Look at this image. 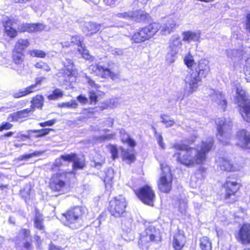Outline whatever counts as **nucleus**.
<instances>
[{
    "label": "nucleus",
    "mask_w": 250,
    "mask_h": 250,
    "mask_svg": "<svg viewBox=\"0 0 250 250\" xmlns=\"http://www.w3.org/2000/svg\"><path fill=\"white\" fill-rule=\"evenodd\" d=\"M131 40L134 42L139 43L146 41L152 37L153 32H129Z\"/></svg>",
    "instance_id": "aec40b11"
},
{
    "label": "nucleus",
    "mask_w": 250,
    "mask_h": 250,
    "mask_svg": "<svg viewBox=\"0 0 250 250\" xmlns=\"http://www.w3.org/2000/svg\"><path fill=\"white\" fill-rule=\"evenodd\" d=\"M211 91L213 92L211 95L212 100L216 103L220 108L224 109L227 104V102L224 95L222 92L218 91L211 90Z\"/></svg>",
    "instance_id": "6ab92c4d"
},
{
    "label": "nucleus",
    "mask_w": 250,
    "mask_h": 250,
    "mask_svg": "<svg viewBox=\"0 0 250 250\" xmlns=\"http://www.w3.org/2000/svg\"><path fill=\"white\" fill-rule=\"evenodd\" d=\"M202 78L201 76L198 75L197 72H194L192 69L190 70L184 79L186 83L184 96H188L196 91Z\"/></svg>",
    "instance_id": "6e6552de"
},
{
    "label": "nucleus",
    "mask_w": 250,
    "mask_h": 250,
    "mask_svg": "<svg viewBox=\"0 0 250 250\" xmlns=\"http://www.w3.org/2000/svg\"><path fill=\"white\" fill-rule=\"evenodd\" d=\"M18 26V22L13 19H8L2 23L3 31H17Z\"/></svg>",
    "instance_id": "393cba45"
},
{
    "label": "nucleus",
    "mask_w": 250,
    "mask_h": 250,
    "mask_svg": "<svg viewBox=\"0 0 250 250\" xmlns=\"http://www.w3.org/2000/svg\"><path fill=\"white\" fill-rule=\"evenodd\" d=\"M71 43L78 45V47L83 43H82L83 39L79 36H73L71 39Z\"/></svg>",
    "instance_id": "6e6d98bb"
},
{
    "label": "nucleus",
    "mask_w": 250,
    "mask_h": 250,
    "mask_svg": "<svg viewBox=\"0 0 250 250\" xmlns=\"http://www.w3.org/2000/svg\"><path fill=\"white\" fill-rule=\"evenodd\" d=\"M181 42L179 38L177 36H174L170 40L169 49L175 50L178 52L181 47Z\"/></svg>",
    "instance_id": "c85d7f7f"
},
{
    "label": "nucleus",
    "mask_w": 250,
    "mask_h": 250,
    "mask_svg": "<svg viewBox=\"0 0 250 250\" xmlns=\"http://www.w3.org/2000/svg\"><path fill=\"white\" fill-rule=\"evenodd\" d=\"M184 62L188 67L192 66L194 63L193 57L190 54H188L185 57L184 59Z\"/></svg>",
    "instance_id": "603ef678"
},
{
    "label": "nucleus",
    "mask_w": 250,
    "mask_h": 250,
    "mask_svg": "<svg viewBox=\"0 0 250 250\" xmlns=\"http://www.w3.org/2000/svg\"><path fill=\"white\" fill-rule=\"evenodd\" d=\"M200 172V169L197 171V172L195 174V175L193 176H192L191 178V181H190V186L193 188H196L198 186H199L202 180L201 179H198L197 181L196 180L197 176L198 174V173Z\"/></svg>",
    "instance_id": "a18cd8bd"
},
{
    "label": "nucleus",
    "mask_w": 250,
    "mask_h": 250,
    "mask_svg": "<svg viewBox=\"0 0 250 250\" xmlns=\"http://www.w3.org/2000/svg\"><path fill=\"white\" fill-rule=\"evenodd\" d=\"M77 100L80 103L83 104H85L88 102V99L85 96L82 95L77 97Z\"/></svg>",
    "instance_id": "338daca9"
},
{
    "label": "nucleus",
    "mask_w": 250,
    "mask_h": 250,
    "mask_svg": "<svg viewBox=\"0 0 250 250\" xmlns=\"http://www.w3.org/2000/svg\"><path fill=\"white\" fill-rule=\"evenodd\" d=\"M56 123V120L53 119L51 120L44 123H41L39 124L42 127L46 126H52Z\"/></svg>",
    "instance_id": "e2e57ef3"
},
{
    "label": "nucleus",
    "mask_w": 250,
    "mask_h": 250,
    "mask_svg": "<svg viewBox=\"0 0 250 250\" xmlns=\"http://www.w3.org/2000/svg\"><path fill=\"white\" fill-rule=\"evenodd\" d=\"M109 150L111 154L112 158L113 160L118 158V150L116 146H111L109 147Z\"/></svg>",
    "instance_id": "13d9d810"
},
{
    "label": "nucleus",
    "mask_w": 250,
    "mask_h": 250,
    "mask_svg": "<svg viewBox=\"0 0 250 250\" xmlns=\"http://www.w3.org/2000/svg\"><path fill=\"white\" fill-rule=\"evenodd\" d=\"M114 177V171L112 169H108L105 172V176L104 178V182L105 184L111 185L112 180Z\"/></svg>",
    "instance_id": "ea45409f"
},
{
    "label": "nucleus",
    "mask_w": 250,
    "mask_h": 250,
    "mask_svg": "<svg viewBox=\"0 0 250 250\" xmlns=\"http://www.w3.org/2000/svg\"><path fill=\"white\" fill-rule=\"evenodd\" d=\"M21 31H42L45 30L46 26L42 23H23Z\"/></svg>",
    "instance_id": "b1692460"
},
{
    "label": "nucleus",
    "mask_w": 250,
    "mask_h": 250,
    "mask_svg": "<svg viewBox=\"0 0 250 250\" xmlns=\"http://www.w3.org/2000/svg\"><path fill=\"white\" fill-rule=\"evenodd\" d=\"M101 157L100 161H94V166L98 169L100 168V167H102V165L105 162V159L104 158L100 156Z\"/></svg>",
    "instance_id": "680f3d73"
},
{
    "label": "nucleus",
    "mask_w": 250,
    "mask_h": 250,
    "mask_svg": "<svg viewBox=\"0 0 250 250\" xmlns=\"http://www.w3.org/2000/svg\"><path fill=\"white\" fill-rule=\"evenodd\" d=\"M162 173L158 186L160 191L164 193H168L171 188L172 177L169 167L166 164H161Z\"/></svg>",
    "instance_id": "1a4fd4ad"
},
{
    "label": "nucleus",
    "mask_w": 250,
    "mask_h": 250,
    "mask_svg": "<svg viewBox=\"0 0 250 250\" xmlns=\"http://www.w3.org/2000/svg\"><path fill=\"white\" fill-rule=\"evenodd\" d=\"M31 107L34 110L35 108H42L43 105V97L42 95H37L31 101Z\"/></svg>",
    "instance_id": "bb28decb"
},
{
    "label": "nucleus",
    "mask_w": 250,
    "mask_h": 250,
    "mask_svg": "<svg viewBox=\"0 0 250 250\" xmlns=\"http://www.w3.org/2000/svg\"><path fill=\"white\" fill-rule=\"evenodd\" d=\"M35 67L38 69H42L46 72H49L51 69L49 66L46 62L42 61L37 62L35 64Z\"/></svg>",
    "instance_id": "49530a36"
},
{
    "label": "nucleus",
    "mask_w": 250,
    "mask_h": 250,
    "mask_svg": "<svg viewBox=\"0 0 250 250\" xmlns=\"http://www.w3.org/2000/svg\"><path fill=\"white\" fill-rule=\"evenodd\" d=\"M161 26L157 22H154L150 24L148 26L144 29L143 31H158L161 30Z\"/></svg>",
    "instance_id": "c03bdc74"
},
{
    "label": "nucleus",
    "mask_w": 250,
    "mask_h": 250,
    "mask_svg": "<svg viewBox=\"0 0 250 250\" xmlns=\"http://www.w3.org/2000/svg\"><path fill=\"white\" fill-rule=\"evenodd\" d=\"M236 145L243 149H250V133L245 129L239 130L236 136Z\"/></svg>",
    "instance_id": "4468645a"
},
{
    "label": "nucleus",
    "mask_w": 250,
    "mask_h": 250,
    "mask_svg": "<svg viewBox=\"0 0 250 250\" xmlns=\"http://www.w3.org/2000/svg\"><path fill=\"white\" fill-rule=\"evenodd\" d=\"M235 102L239 106L240 113L243 119L250 122V102L245 91L240 86L236 87Z\"/></svg>",
    "instance_id": "20e7f679"
},
{
    "label": "nucleus",
    "mask_w": 250,
    "mask_h": 250,
    "mask_svg": "<svg viewBox=\"0 0 250 250\" xmlns=\"http://www.w3.org/2000/svg\"><path fill=\"white\" fill-rule=\"evenodd\" d=\"M209 71V68L208 65L207 60H203L199 62L197 68L194 70V72H197L198 75L202 78H205Z\"/></svg>",
    "instance_id": "4be33fe9"
},
{
    "label": "nucleus",
    "mask_w": 250,
    "mask_h": 250,
    "mask_svg": "<svg viewBox=\"0 0 250 250\" xmlns=\"http://www.w3.org/2000/svg\"><path fill=\"white\" fill-rule=\"evenodd\" d=\"M104 92H101L98 89L94 90H90L89 92V97L90 100V103L91 104H95L98 101V97L99 96L102 95H104Z\"/></svg>",
    "instance_id": "473e14b6"
},
{
    "label": "nucleus",
    "mask_w": 250,
    "mask_h": 250,
    "mask_svg": "<svg viewBox=\"0 0 250 250\" xmlns=\"http://www.w3.org/2000/svg\"><path fill=\"white\" fill-rule=\"evenodd\" d=\"M239 241L243 244L250 243V224L244 225L238 233Z\"/></svg>",
    "instance_id": "f3484780"
},
{
    "label": "nucleus",
    "mask_w": 250,
    "mask_h": 250,
    "mask_svg": "<svg viewBox=\"0 0 250 250\" xmlns=\"http://www.w3.org/2000/svg\"><path fill=\"white\" fill-rule=\"evenodd\" d=\"M78 52L83 58L86 60H89L91 58L89 53L88 50L85 48V45L84 44H82L78 48Z\"/></svg>",
    "instance_id": "4c0bfd02"
},
{
    "label": "nucleus",
    "mask_w": 250,
    "mask_h": 250,
    "mask_svg": "<svg viewBox=\"0 0 250 250\" xmlns=\"http://www.w3.org/2000/svg\"><path fill=\"white\" fill-rule=\"evenodd\" d=\"M45 80V78L43 77H37L35 79V83L30 85V86H33L32 88L33 92L36 91L37 90V87L38 85H40L42 83V82Z\"/></svg>",
    "instance_id": "864d4df0"
},
{
    "label": "nucleus",
    "mask_w": 250,
    "mask_h": 250,
    "mask_svg": "<svg viewBox=\"0 0 250 250\" xmlns=\"http://www.w3.org/2000/svg\"><path fill=\"white\" fill-rule=\"evenodd\" d=\"M200 248L202 250H212L211 243L207 237L200 239Z\"/></svg>",
    "instance_id": "f704fd0d"
},
{
    "label": "nucleus",
    "mask_w": 250,
    "mask_h": 250,
    "mask_svg": "<svg viewBox=\"0 0 250 250\" xmlns=\"http://www.w3.org/2000/svg\"><path fill=\"white\" fill-rule=\"evenodd\" d=\"M29 45V42L27 39H19L15 44V52H22Z\"/></svg>",
    "instance_id": "a878e982"
},
{
    "label": "nucleus",
    "mask_w": 250,
    "mask_h": 250,
    "mask_svg": "<svg viewBox=\"0 0 250 250\" xmlns=\"http://www.w3.org/2000/svg\"><path fill=\"white\" fill-rule=\"evenodd\" d=\"M13 60L16 64L21 63L23 61V54L22 52H14Z\"/></svg>",
    "instance_id": "8fccbe9b"
},
{
    "label": "nucleus",
    "mask_w": 250,
    "mask_h": 250,
    "mask_svg": "<svg viewBox=\"0 0 250 250\" xmlns=\"http://www.w3.org/2000/svg\"><path fill=\"white\" fill-rule=\"evenodd\" d=\"M109 104L110 105V108H114L118 105V99L116 98L110 99L108 101Z\"/></svg>",
    "instance_id": "0e129e2a"
},
{
    "label": "nucleus",
    "mask_w": 250,
    "mask_h": 250,
    "mask_svg": "<svg viewBox=\"0 0 250 250\" xmlns=\"http://www.w3.org/2000/svg\"><path fill=\"white\" fill-rule=\"evenodd\" d=\"M73 162V167L74 170L82 169L84 166V160L83 156L78 158L74 153L61 155L57 158L54 163L51 165L50 169L52 171L57 170L59 167L65 165L66 163Z\"/></svg>",
    "instance_id": "f03ea898"
},
{
    "label": "nucleus",
    "mask_w": 250,
    "mask_h": 250,
    "mask_svg": "<svg viewBox=\"0 0 250 250\" xmlns=\"http://www.w3.org/2000/svg\"><path fill=\"white\" fill-rule=\"evenodd\" d=\"M72 175L73 173L70 171L65 172L61 170L54 174L50 180V188L55 192L63 191L65 188L66 183Z\"/></svg>",
    "instance_id": "0eeeda50"
},
{
    "label": "nucleus",
    "mask_w": 250,
    "mask_h": 250,
    "mask_svg": "<svg viewBox=\"0 0 250 250\" xmlns=\"http://www.w3.org/2000/svg\"><path fill=\"white\" fill-rule=\"evenodd\" d=\"M135 13V16L133 18V20L138 22L145 21L149 17V15L144 11L136 10Z\"/></svg>",
    "instance_id": "2f4dec72"
},
{
    "label": "nucleus",
    "mask_w": 250,
    "mask_h": 250,
    "mask_svg": "<svg viewBox=\"0 0 250 250\" xmlns=\"http://www.w3.org/2000/svg\"><path fill=\"white\" fill-rule=\"evenodd\" d=\"M43 221L42 215L40 212H37L34 218L35 227L40 230H42L44 228Z\"/></svg>",
    "instance_id": "7c9ffc66"
},
{
    "label": "nucleus",
    "mask_w": 250,
    "mask_h": 250,
    "mask_svg": "<svg viewBox=\"0 0 250 250\" xmlns=\"http://www.w3.org/2000/svg\"><path fill=\"white\" fill-rule=\"evenodd\" d=\"M65 69H61L58 73L57 75L59 78L63 77L64 79H61V81L64 82H70V78L71 76L74 75V71L73 69V63L72 61L69 59H66L65 61L62 62Z\"/></svg>",
    "instance_id": "ddd939ff"
},
{
    "label": "nucleus",
    "mask_w": 250,
    "mask_h": 250,
    "mask_svg": "<svg viewBox=\"0 0 250 250\" xmlns=\"http://www.w3.org/2000/svg\"><path fill=\"white\" fill-rule=\"evenodd\" d=\"M83 213L84 208L81 207H76L69 210L66 214H63L65 219L64 221V225L72 229L79 228Z\"/></svg>",
    "instance_id": "423d86ee"
},
{
    "label": "nucleus",
    "mask_w": 250,
    "mask_h": 250,
    "mask_svg": "<svg viewBox=\"0 0 250 250\" xmlns=\"http://www.w3.org/2000/svg\"><path fill=\"white\" fill-rule=\"evenodd\" d=\"M122 140L123 142L126 143L130 146L133 147L136 145L135 142L130 138L128 135H126L125 138H122Z\"/></svg>",
    "instance_id": "4d7b16f0"
},
{
    "label": "nucleus",
    "mask_w": 250,
    "mask_h": 250,
    "mask_svg": "<svg viewBox=\"0 0 250 250\" xmlns=\"http://www.w3.org/2000/svg\"><path fill=\"white\" fill-rule=\"evenodd\" d=\"M246 19V27L247 30L250 31V13L247 14Z\"/></svg>",
    "instance_id": "774afa93"
},
{
    "label": "nucleus",
    "mask_w": 250,
    "mask_h": 250,
    "mask_svg": "<svg viewBox=\"0 0 250 250\" xmlns=\"http://www.w3.org/2000/svg\"><path fill=\"white\" fill-rule=\"evenodd\" d=\"M32 108H28L11 114L8 120L11 121H19L22 120L28 117L31 112H33Z\"/></svg>",
    "instance_id": "a211bd4d"
},
{
    "label": "nucleus",
    "mask_w": 250,
    "mask_h": 250,
    "mask_svg": "<svg viewBox=\"0 0 250 250\" xmlns=\"http://www.w3.org/2000/svg\"><path fill=\"white\" fill-rule=\"evenodd\" d=\"M213 143V138L209 137L206 141H202L201 146H197L196 148L176 143L173 147L180 152L175 153L174 156L176 157L178 162L188 167L202 164L206 161V155L211 149Z\"/></svg>",
    "instance_id": "f257e3e1"
},
{
    "label": "nucleus",
    "mask_w": 250,
    "mask_h": 250,
    "mask_svg": "<svg viewBox=\"0 0 250 250\" xmlns=\"http://www.w3.org/2000/svg\"><path fill=\"white\" fill-rule=\"evenodd\" d=\"M135 16V11H129L124 13H118L116 15V16L118 18H124L127 20H133V18H134Z\"/></svg>",
    "instance_id": "79ce46f5"
},
{
    "label": "nucleus",
    "mask_w": 250,
    "mask_h": 250,
    "mask_svg": "<svg viewBox=\"0 0 250 250\" xmlns=\"http://www.w3.org/2000/svg\"><path fill=\"white\" fill-rule=\"evenodd\" d=\"M84 25L88 31H99V30L102 29V25L94 22H86Z\"/></svg>",
    "instance_id": "e433bc0d"
},
{
    "label": "nucleus",
    "mask_w": 250,
    "mask_h": 250,
    "mask_svg": "<svg viewBox=\"0 0 250 250\" xmlns=\"http://www.w3.org/2000/svg\"><path fill=\"white\" fill-rule=\"evenodd\" d=\"M126 206L125 198L121 195L115 197L109 202L108 209L111 215L120 217L125 212Z\"/></svg>",
    "instance_id": "9d476101"
},
{
    "label": "nucleus",
    "mask_w": 250,
    "mask_h": 250,
    "mask_svg": "<svg viewBox=\"0 0 250 250\" xmlns=\"http://www.w3.org/2000/svg\"><path fill=\"white\" fill-rule=\"evenodd\" d=\"M160 241L159 230L150 225L140 234L139 245L143 250H147L152 244L158 243Z\"/></svg>",
    "instance_id": "7ed1b4c3"
},
{
    "label": "nucleus",
    "mask_w": 250,
    "mask_h": 250,
    "mask_svg": "<svg viewBox=\"0 0 250 250\" xmlns=\"http://www.w3.org/2000/svg\"><path fill=\"white\" fill-rule=\"evenodd\" d=\"M3 37L6 40L9 41L17 36V32H3Z\"/></svg>",
    "instance_id": "bf43d9fd"
},
{
    "label": "nucleus",
    "mask_w": 250,
    "mask_h": 250,
    "mask_svg": "<svg viewBox=\"0 0 250 250\" xmlns=\"http://www.w3.org/2000/svg\"><path fill=\"white\" fill-rule=\"evenodd\" d=\"M161 118L162 119V122L166 125L167 127L171 126L174 124V122L172 120H168V117L166 115H161Z\"/></svg>",
    "instance_id": "5fc2aeb1"
},
{
    "label": "nucleus",
    "mask_w": 250,
    "mask_h": 250,
    "mask_svg": "<svg viewBox=\"0 0 250 250\" xmlns=\"http://www.w3.org/2000/svg\"><path fill=\"white\" fill-rule=\"evenodd\" d=\"M33 86H28L23 89H21L19 91L14 92L13 94V96L15 98H19L23 96H25L28 94H29L32 92H34L32 88Z\"/></svg>",
    "instance_id": "c756f323"
},
{
    "label": "nucleus",
    "mask_w": 250,
    "mask_h": 250,
    "mask_svg": "<svg viewBox=\"0 0 250 250\" xmlns=\"http://www.w3.org/2000/svg\"><path fill=\"white\" fill-rule=\"evenodd\" d=\"M136 194L144 203L149 206H153L155 194L150 187L145 186L136 191Z\"/></svg>",
    "instance_id": "9b49d317"
},
{
    "label": "nucleus",
    "mask_w": 250,
    "mask_h": 250,
    "mask_svg": "<svg viewBox=\"0 0 250 250\" xmlns=\"http://www.w3.org/2000/svg\"><path fill=\"white\" fill-rule=\"evenodd\" d=\"M224 187L226 189V199L230 198L232 196L231 202H235L236 201L235 193L239 188V184L235 181H231L228 179L224 185Z\"/></svg>",
    "instance_id": "dca6fc26"
},
{
    "label": "nucleus",
    "mask_w": 250,
    "mask_h": 250,
    "mask_svg": "<svg viewBox=\"0 0 250 250\" xmlns=\"http://www.w3.org/2000/svg\"><path fill=\"white\" fill-rule=\"evenodd\" d=\"M31 240L30 236V231L28 229H22L19 232L16 236V244H20L22 243L23 248L26 250H30L31 247L30 241Z\"/></svg>",
    "instance_id": "2eb2a0df"
},
{
    "label": "nucleus",
    "mask_w": 250,
    "mask_h": 250,
    "mask_svg": "<svg viewBox=\"0 0 250 250\" xmlns=\"http://www.w3.org/2000/svg\"><path fill=\"white\" fill-rule=\"evenodd\" d=\"M245 78L248 82H250V58L246 62Z\"/></svg>",
    "instance_id": "09e8293b"
},
{
    "label": "nucleus",
    "mask_w": 250,
    "mask_h": 250,
    "mask_svg": "<svg viewBox=\"0 0 250 250\" xmlns=\"http://www.w3.org/2000/svg\"><path fill=\"white\" fill-rule=\"evenodd\" d=\"M29 53L33 57L44 58L46 56V53L44 51L37 49L30 50Z\"/></svg>",
    "instance_id": "37998d69"
},
{
    "label": "nucleus",
    "mask_w": 250,
    "mask_h": 250,
    "mask_svg": "<svg viewBox=\"0 0 250 250\" xmlns=\"http://www.w3.org/2000/svg\"><path fill=\"white\" fill-rule=\"evenodd\" d=\"M157 139L159 146L162 148L164 149L165 148V145L164 143L163 142V139L162 135H161L160 134L158 135L157 137Z\"/></svg>",
    "instance_id": "69168bd1"
},
{
    "label": "nucleus",
    "mask_w": 250,
    "mask_h": 250,
    "mask_svg": "<svg viewBox=\"0 0 250 250\" xmlns=\"http://www.w3.org/2000/svg\"><path fill=\"white\" fill-rule=\"evenodd\" d=\"M89 69L97 76L103 78L110 77L112 80H115L119 78V74L118 73H113L108 68L104 67L100 64L91 65Z\"/></svg>",
    "instance_id": "f8f14e48"
},
{
    "label": "nucleus",
    "mask_w": 250,
    "mask_h": 250,
    "mask_svg": "<svg viewBox=\"0 0 250 250\" xmlns=\"http://www.w3.org/2000/svg\"><path fill=\"white\" fill-rule=\"evenodd\" d=\"M226 53L227 56L231 60H233L236 58H240L243 55V52L241 50L236 49H227L226 50Z\"/></svg>",
    "instance_id": "c9c22d12"
},
{
    "label": "nucleus",
    "mask_w": 250,
    "mask_h": 250,
    "mask_svg": "<svg viewBox=\"0 0 250 250\" xmlns=\"http://www.w3.org/2000/svg\"><path fill=\"white\" fill-rule=\"evenodd\" d=\"M186 242V238L184 235L178 232L173 236V247L175 250H181L184 246Z\"/></svg>",
    "instance_id": "5701e85b"
},
{
    "label": "nucleus",
    "mask_w": 250,
    "mask_h": 250,
    "mask_svg": "<svg viewBox=\"0 0 250 250\" xmlns=\"http://www.w3.org/2000/svg\"><path fill=\"white\" fill-rule=\"evenodd\" d=\"M63 95V92L60 89H56L52 93L47 96L49 100H56L62 97Z\"/></svg>",
    "instance_id": "a19ab883"
},
{
    "label": "nucleus",
    "mask_w": 250,
    "mask_h": 250,
    "mask_svg": "<svg viewBox=\"0 0 250 250\" xmlns=\"http://www.w3.org/2000/svg\"><path fill=\"white\" fill-rule=\"evenodd\" d=\"M218 134L217 137L224 145L229 143L231 133L230 130L232 123L230 119H226L223 117L216 120Z\"/></svg>",
    "instance_id": "39448f33"
},
{
    "label": "nucleus",
    "mask_w": 250,
    "mask_h": 250,
    "mask_svg": "<svg viewBox=\"0 0 250 250\" xmlns=\"http://www.w3.org/2000/svg\"><path fill=\"white\" fill-rule=\"evenodd\" d=\"M178 52L172 49H169L166 55V61L168 63H172L174 62L176 58V55Z\"/></svg>",
    "instance_id": "58836bf2"
},
{
    "label": "nucleus",
    "mask_w": 250,
    "mask_h": 250,
    "mask_svg": "<svg viewBox=\"0 0 250 250\" xmlns=\"http://www.w3.org/2000/svg\"><path fill=\"white\" fill-rule=\"evenodd\" d=\"M13 126V125L8 122H3L1 125H0V131L3 130H8L10 129Z\"/></svg>",
    "instance_id": "052dcab7"
},
{
    "label": "nucleus",
    "mask_w": 250,
    "mask_h": 250,
    "mask_svg": "<svg viewBox=\"0 0 250 250\" xmlns=\"http://www.w3.org/2000/svg\"><path fill=\"white\" fill-rule=\"evenodd\" d=\"M51 130V129L49 128H44L39 130H34L33 132L37 134V136L41 137L48 134Z\"/></svg>",
    "instance_id": "3c124183"
},
{
    "label": "nucleus",
    "mask_w": 250,
    "mask_h": 250,
    "mask_svg": "<svg viewBox=\"0 0 250 250\" xmlns=\"http://www.w3.org/2000/svg\"><path fill=\"white\" fill-rule=\"evenodd\" d=\"M200 39L199 32H183V40L184 41H198Z\"/></svg>",
    "instance_id": "cd10ccee"
},
{
    "label": "nucleus",
    "mask_w": 250,
    "mask_h": 250,
    "mask_svg": "<svg viewBox=\"0 0 250 250\" xmlns=\"http://www.w3.org/2000/svg\"><path fill=\"white\" fill-rule=\"evenodd\" d=\"M179 210L182 213H185L187 209V202L186 200L181 199L179 201Z\"/></svg>",
    "instance_id": "de8ad7c7"
},
{
    "label": "nucleus",
    "mask_w": 250,
    "mask_h": 250,
    "mask_svg": "<svg viewBox=\"0 0 250 250\" xmlns=\"http://www.w3.org/2000/svg\"><path fill=\"white\" fill-rule=\"evenodd\" d=\"M216 162L221 170L227 171L236 170L232 163L226 158L219 157L216 160Z\"/></svg>",
    "instance_id": "412c9836"
},
{
    "label": "nucleus",
    "mask_w": 250,
    "mask_h": 250,
    "mask_svg": "<svg viewBox=\"0 0 250 250\" xmlns=\"http://www.w3.org/2000/svg\"><path fill=\"white\" fill-rule=\"evenodd\" d=\"M122 155L123 159L124 161H126L128 164L133 163L135 160L134 154L130 152L128 150H123Z\"/></svg>",
    "instance_id": "72a5a7b5"
}]
</instances>
